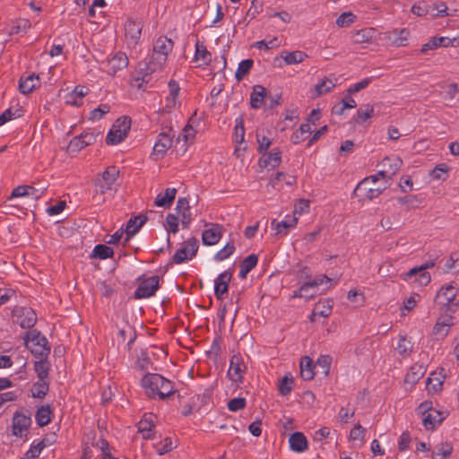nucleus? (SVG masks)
<instances>
[{
    "label": "nucleus",
    "mask_w": 459,
    "mask_h": 459,
    "mask_svg": "<svg viewBox=\"0 0 459 459\" xmlns=\"http://www.w3.org/2000/svg\"><path fill=\"white\" fill-rule=\"evenodd\" d=\"M131 127V119L127 117L118 118L109 130L106 142L108 144H117L127 135Z\"/></svg>",
    "instance_id": "nucleus-4"
},
{
    "label": "nucleus",
    "mask_w": 459,
    "mask_h": 459,
    "mask_svg": "<svg viewBox=\"0 0 459 459\" xmlns=\"http://www.w3.org/2000/svg\"><path fill=\"white\" fill-rule=\"evenodd\" d=\"M25 345L32 354L41 359L47 358L50 351L47 339L36 330L27 333Z\"/></svg>",
    "instance_id": "nucleus-3"
},
{
    "label": "nucleus",
    "mask_w": 459,
    "mask_h": 459,
    "mask_svg": "<svg viewBox=\"0 0 459 459\" xmlns=\"http://www.w3.org/2000/svg\"><path fill=\"white\" fill-rule=\"evenodd\" d=\"M223 226L221 224H212L210 229L205 230L202 234V241L205 246H213L217 244L222 236Z\"/></svg>",
    "instance_id": "nucleus-20"
},
{
    "label": "nucleus",
    "mask_w": 459,
    "mask_h": 459,
    "mask_svg": "<svg viewBox=\"0 0 459 459\" xmlns=\"http://www.w3.org/2000/svg\"><path fill=\"white\" fill-rule=\"evenodd\" d=\"M335 81L329 78L322 80L320 82L315 85L316 97H319L322 94L327 93L335 87Z\"/></svg>",
    "instance_id": "nucleus-38"
},
{
    "label": "nucleus",
    "mask_w": 459,
    "mask_h": 459,
    "mask_svg": "<svg viewBox=\"0 0 459 459\" xmlns=\"http://www.w3.org/2000/svg\"><path fill=\"white\" fill-rule=\"evenodd\" d=\"M372 37V29H362L355 32L353 41L357 44L365 43L370 41Z\"/></svg>",
    "instance_id": "nucleus-48"
},
{
    "label": "nucleus",
    "mask_w": 459,
    "mask_h": 459,
    "mask_svg": "<svg viewBox=\"0 0 459 459\" xmlns=\"http://www.w3.org/2000/svg\"><path fill=\"white\" fill-rule=\"evenodd\" d=\"M40 80L39 75L32 73L27 76H22L19 81V90L23 94H29L39 87Z\"/></svg>",
    "instance_id": "nucleus-23"
},
{
    "label": "nucleus",
    "mask_w": 459,
    "mask_h": 459,
    "mask_svg": "<svg viewBox=\"0 0 459 459\" xmlns=\"http://www.w3.org/2000/svg\"><path fill=\"white\" fill-rule=\"evenodd\" d=\"M235 252V246L232 242L227 243L225 247L216 253L214 259L223 261L230 257Z\"/></svg>",
    "instance_id": "nucleus-50"
},
{
    "label": "nucleus",
    "mask_w": 459,
    "mask_h": 459,
    "mask_svg": "<svg viewBox=\"0 0 459 459\" xmlns=\"http://www.w3.org/2000/svg\"><path fill=\"white\" fill-rule=\"evenodd\" d=\"M16 291L12 289H0V306L7 303L9 300L16 299Z\"/></svg>",
    "instance_id": "nucleus-58"
},
{
    "label": "nucleus",
    "mask_w": 459,
    "mask_h": 459,
    "mask_svg": "<svg viewBox=\"0 0 459 459\" xmlns=\"http://www.w3.org/2000/svg\"><path fill=\"white\" fill-rule=\"evenodd\" d=\"M114 251L110 247L106 245H97L91 254V257H98L100 259H107L112 257Z\"/></svg>",
    "instance_id": "nucleus-42"
},
{
    "label": "nucleus",
    "mask_w": 459,
    "mask_h": 459,
    "mask_svg": "<svg viewBox=\"0 0 459 459\" xmlns=\"http://www.w3.org/2000/svg\"><path fill=\"white\" fill-rule=\"evenodd\" d=\"M298 223V218L296 216H287L285 220L277 221L273 220L271 226L275 230L277 235H286L290 229L296 227Z\"/></svg>",
    "instance_id": "nucleus-25"
},
{
    "label": "nucleus",
    "mask_w": 459,
    "mask_h": 459,
    "mask_svg": "<svg viewBox=\"0 0 459 459\" xmlns=\"http://www.w3.org/2000/svg\"><path fill=\"white\" fill-rule=\"evenodd\" d=\"M311 133V126L308 123L300 125L299 128L291 135V141L294 144L300 143L307 138Z\"/></svg>",
    "instance_id": "nucleus-36"
},
{
    "label": "nucleus",
    "mask_w": 459,
    "mask_h": 459,
    "mask_svg": "<svg viewBox=\"0 0 459 459\" xmlns=\"http://www.w3.org/2000/svg\"><path fill=\"white\" fill-rule=\"evenodd\" d=\"M294 379L290 374H286L278 385L279 393L281 395L289 394L293 387Z\"/></svg>",
    "instance_id": "nucleus-44"
},
{
    "label": "nucleus",
    "mask_w": 459,
    "mask_h": 459,
    "mask_svg": "<svg viewBox=\"0 0 459 459\" xmlns=\"http://www.w3.org/2000/svg\"><path fill=\"white\" fill-rule=\"evenodd\" d=\"M446 378L445 369L440 368L430 374L426 381V389L429 394H437L442 390L443 383Z\"/></svg>",
    "instance_id": "nucleus-15"
},
{
    "label": "nucleus",
    "mask_w": 459,
    "mask_h": 459,
    "mask_svg": "<svg viewBox=\"0 0 459 459\" xmlns=\"http://www.w3.org/2000/svg\"><path fill=\"white\" fill-rule=\"evenodd\" d=\"M388 181L378 185H372L368 179L361 180L354 190V195L368 200L377 198L387 187Z\"/></svg>",
    "instance_id": "nucleus-5"
},
{
    "label": "nucleus",
    "mask_w": 459,
    "mask_h": 459,
    "mask_svg": "<svg viewBox=\"0 0 459 459\" xmlns=\"http://www.w3.org/2000/svg\"><path fill=\"white\" fill-rule=\"evenodd\" d=\"M160 277L139 278V285L134 291L135 299H147L155 294L159 289Z\"/></svg>",
    "instance_id": "nucleus-7"
},
{
    "label": "nucleus",
    "mask_w": 459,
    "mask_h": 459,
    "mask_svg": "<svg viewBox=\"0 0 459 459\" xmlns=\"http://www.w3.org/2000/svg\"><path fill=\"white\" fill-rule=\"evenodd\" d=\"M45 446L44 442H39L37 445L31 446L26 453L24 457L26 459H35L39 456L43 447Z\"/></svg>",
    "instance_id": "nucleus-56"
},
{
    "label": "nucleus",
    "mask_w": 459,
    "mask_h": 459,
    "mask_svg": "<svg viewBox=\"0 0 459 459\" xmlns=\"http://www.w3.org/2000/svg\"><path fill=\"white\" fill-rule=\"evenodd\" d=\"M30 189H31V186H26V185L18 186L17 187H15L13 190L9 199L28 196L29 195L28 191H30Z\"/></svg>",
    "instance_id": "nucleus-62"
},
{
    "label": "nucleus",
    "mask_w": 459,
    "mask_h": 459,
    "mask_svg": "<svg viewBox=\"0 0 459 459\" xmlns=\"http://www.w3.org/2000/svg\"><path fill=\"white\" fill-rule=\"evenodd\" d=\"M169 95L166 97V100H165V106L163 108L164 111L169 113L171 112L173 109H175L177 107L179 106V101H178V94H179V91H180V87L178 85V83L174 81V80H171L169 82Z\"/></svg>",
    "instance_id": "nucleus-16"
},
{
    "label": "nucleus",
    "mask_w": 459,
    "mask_h": 459,
    "mask_svg": "<svg viewBox=\"0 0 459 459\" xmlns=\"http://www.w3.org/2000/svg\"><path fill=\"white\" fill-rule=\"evenodd\" d=\"M256 138L258 143V151L260 152H265L271 145V141L265 135L261 134L259 132L256 133Z\"/></svg>",
    "instance_id": "nucleus-64"
},
{
    "label": "nucleus",
    "mask_w": 459,
    "mask_h": 459,
    "mask_svg": "<svg viewBox=\"0 0 459 459\" xmlns=\"http://www.w3.org/2000/svg\"><path fill=\"white\" fill-rule=\"evenodd\" d=\"M13 322L23 329H29L35 325L37 316L34 310L26 307H15L12 312Z\"/></svg>",
    "instance_id": "nucleus-6"
},
{
    "label": "nucleus",
    "mask_w": 459,
    "mask_h": 459,
    "mask_svg": "<svg viewBox=\"0 0 459 459\" xmlns=\"http://www.w3.org/2000/svg\"><path fill=\"white\" fill-rule=\"evenodd\" d=\"M174 42L167 37H159L153 44L152 59L149 69L154 72L166 63L168 55L171 52Z\"/></svg>",
    "instance_id": "nucleus-2"
},
{
    "label": "nucleus",
    "mask_w": 459,
    "mask_h": 459,
    "mask_svg": "<svg viewBox=\"0 0 459 459\" xmlns=\"http://www.w3.org/2000/svg\"><path fill=\"white\" fill-rule=\"evenodd\" d=\"M146 221L147 216L144 214H140L138 216L131 218L126 223V233L127 237L126 238V241H128L132 236L138 232L140 228L146 222Z\"/></svg>",
    "instance_id": "nucleus-29"
},
{
    "label": "nucleus",
    "mask_w": 459,
    "mask_h": 459,
    "mask_svg": "<svg viewBox=\"0 0 459 459\" xmlns=\"http://www.w3.org/2000/svg\"><path fill=\"white\" fill-rule=\"evenodd\" d=\"M412 346L409 340L405 337H400L396 350L402 355L409 354L411 351Z\"/></svg>",
    "instance_id": "nucleus-54"
},
{
    "label": "nucleus",
    "mask_w": 459,
    "mask_h": 459,
    "mask_svg": "<svg viewBox=\"0 0 459 459\" xmlns=\"http://www.w3.org/2000/svg\"><path fill=\"white\" fill-rule=\"evenodd\" d=\"M84 147H86V145L84 144V142L82 141V137L77 136L70 141L68 145V151L70 152H78Z\"/></svg>",
    "instance_id": "nucleus-61"
},
{
    "label": "nucleus",
    "mask_w": 459,
    "mask_h": 459,
    "mask_svg": "<svg viewBox=\"0 0 459 459\" xmlns=\"http://www.w3.org/2000/svg\"><path fill=\"white\" fill-rule=\"evenodd\" d=\"M366 429L360 424H356L350 432V437L352 440L362 441L365 437Z\"/></svg>",
    "instance_id": "nucleus-60"
},
{
    "label": "nucleus",
    "mask_w": 459,
    "mask_h": 459,
    "mask_svg": "<svg viewBox=\"0 0 459 459\" xmlns=\"http://www.w3.org/2000/svg\"><path fill=\"white\" fill-rule=\"evenodd\" d=\"M459 45V38L450 39L448 37H434L424 44L420 49L422 54H428L429 50H434L439 47H456Z\"/></svg>",
    "instance_id": "nucleus-13"
},
{
    "label": "nucleus",
    "mask_w": 459,
    "mask_h": 459,
    "mask_svg": "<svg viewBox=\"0 0 459 459\" xmlns=\"http://www.w3.org/2000/svg\"><path fill=\"white\" fill-rule=\"evenodd\" d=\"M355 20V15L351 13H343L336 20V24L339 27H347L351 24Z\"/></svg>",
    "instance_id": "nucleus-57"
},
{
    "label": "nucleus",
    "mask_w": 459,
    "mask_h": 459,
    "mask_svg": "<svg viewBox=\"0 0 459 459\" xmlns=\"http://www.w3.org/2000/svg\"><path fill=\"white\" fill-rule=\"evenodd\" d=\"M195 59L196 61H203V64L207 65L212 60V54L206 49V47L202 43L197 41L195 44Z\"/></svg>",
    "instance_id": "nucleus-37"
},
{
    "label": "nucleus",
    "mask_w": 459,
    "mask_h": 459,
    "mask_svg": "<svg viewBox=\"0 0 459 459\" xmlns=\"http://www.w3.org/2000/svg\"><path fill=\"white\" fill-rule=\"evenodd\" d=\"M141 384L146 395L152 399L165 400L175 393L172 382L159 374H146Z\"/></svg>",
    "instance_id": "nucleus-1"
},
{
    "label": "nucleus",
    "mask_w": 459,
    "mask_h": 459,
    "mask_svg": "<svg viewBox=\"0 0 459 459\" xmlns=\"http://www.w3.org/2000/svg\"><path fill=\"white\" fill-rule=\"evenodd\" d=\"M374 108L372 105L367 104L364 108H360L357 111V115L354 117V121L358 124L365 122L367 119L373 116Z\"/></svg>",
    "instance_id": "nucleus-45"
},
{
    "label": "nucleus",
    "mask_w": 459,
    "mask_h": 459,
    "mask_svg": "<svg viewBox=\"0 0 459 459\" xmlns=\"http://www.w3.org/2000/svg\"><path fill=\"white\" fill-rule=\"evenodd\" d=\"M246 407V399L242 397L233 398L228 403V409L230 411H238Z\"/></svg>",
    "instance_id": "nucleus-55"
},
{
    "label": "nucleus",
    "mask_w": 459,
    "mask_h": 459,
    "mask_svg": "<svg viewBox=\"0 0 459 459\" xmlns=\"http://www.w3.org/2000/svg\"><path fill=\"white\" fill-rule=\"evenodd\" d=\"M143 24L140 21L128 19L125 24V35L129 46H135L141 37Z\"/></svg>",
    "instance_id": "nucleus-12"
},
{
    "label": "nucleus",
    "mask_w": 459,
    "mask_h": 459,
    "mask_svg": "<svg viewBox=\"0 0 459 459\" xmlns=\"http://www.w3.org/2000/svg\"><path fill=\"white\" fill-rule=\"evenodd\" d=\"M332 300H324L318 302L313 310V316L327 317L332 312Z\"/></svg>",
    "instance_id": "nucleus-40"
},
{
    "label": "nucleus",
    "mask_w": 459,
    "mask_h": 459,
    "mask_svg": "<svg viewBox=\"0 0 459 459\" xmlns=\"http://www.w3.org/2000/svg\"><path fill=\"white\" fill-rule=\"evenodd\" d=\"M152 415H150L149 417H144L142 420L138 423V431L143 433V437H149L150 432L152 431L153 428L152 423Z\"/></svg>",
    "instance_id": "nucleus-49"
},
{
    "label": "nucleus",
    "mask_w": 459,
    "mask_h": 459,
    "mask_svg": "<svg viewBox=\"0 0 459 459\" xmlns=\"http://www.w3.org/2000/svg\"><path fill=\"white\" fill-rule=\"evenodd\" d=\"M48 390V384L47 381H38L34 385L33 396L38 398H42L46 395Z\"/></svg>",
    "instance_id": "nucleus-53"
},
{
    "label": "nucleus",
    "mask_w": 459,
    "mask_h": 459,
    "mask_svg": "<svg viewBox=\"0 0 459 459\" xmlns=\"http://www.w3.org/2000/svg\"><path fill=\"white\" fill-rule=\"evenodd\" d=\"M176 211L180 217L184 229H187L192 221L189 202L186 198H179L177 202Z\"/></svg>",
    "instance_id": "nucleus-21"
},
{
    "label": "nucleus",
    "mask_w": 459,
    "mask_h": 459,
    "mask_svg": "<svg viewBox=\"0 0 459 459\" xmlns=\"http://www.w3.org/2000/svg\"><path fill=\"white\" fill-rule=\"evenodd\" d=\"M164 227L168 232H171L173 234L178 231V216L169 213L166 217V222Z\"/></svg>",
    "instance_id": "nucleus-51"
},
{
    "label": "nucleus",
    "mask_w": 459,
    "mask_h": 459,
    "mask_svg": "<svg viewBox=\"0 0 459 459\" xmlns=\"http://www.w3.org/2000/svg\"><path fill=\"white\" fill-rule=\"evenodd\" d=\"M313 361L310 358L305 357L300 361V376L304 380L314 378Z\"/></svg>",
    "instance_id": "nucleus-35"
},
{
    "label": "nucleus",
    "mask_w": 459,
    "mask_h": 459,
    "mask_svg": "<svg viewBox=\"0 0 459 459\" xmlns=\"http://www.w3.org/2000/svg\"><path fill=\"white\" fill-rule=\"evenodd\" d=\"M199 247V242L195 238H189L185 247L177 250L172 257L174 264H181L186 260L192 259L197 253Z\"/></svg>",
    "instance_id": "nucleus-9"
},
{
    "label": "nucleus",
    "mask_w": 459,
    "mask_h": 459,
    "mask_svg": "<svg viewBox=\"0 0 459 459\" xmlns=\"http://www.w3.org/2000/svg\"><path fill=\"white\" fill-rule=\"evenodd\" d=\"M119 170L116 167H108L102 174V178L98 180L97 185L101 194L113 188V185L117 179Z\"/></svg>",
    "instance_id": "nucleus-14"
},
{
    "label": "nucleus",
    "mask_w": 459,
    "mask_h": 459,
    "mask_svg": "<svg viewBox=\"0 0 459 459\" xmlns=\"http://www.w3.org/2000/svg\"><path fill=\"white\" fill-rule=\"evenodd\" d=\"M403 164L400 158L396 156L385 157L381 162L382 169L379 170L382 179L389 181L394 175L399 170Z\"/></svg>",
    "instance_id": "nucleus-11"
},
{
    "label": "nucleus",
    "mask_w": 459,
    "mask_h": 459,
    "mask_svg": "<svg viewBox=\"0 0 459 459\" xmlns=\"http://www.w3.org/2000/svg\"><path fill=\"white\" fill-rule=\"evenodd\" d=\"M253 64L254 62L252 59H245L239 63L238 70L235 74L237 81H241L244 78V76H246L249 73L250 69L253 66Z\"/></svg>",
    "instance_id": "nucleus-46"
},
{
    "label": "nucleus",
    "mask_w": 459,
    "mask_h": 459,
    "mask_svg": "<svg viewBox=\"0 0 459 459\" xmlns=\"http://www.w3.org/2000/svg\"><path fill=\"white\" fill-rule=\"evenodd\" d=\"M34 368L39 378V381H47L49 369L48 362L40 358L39 361L35 362Z\"/></svg>",
    "instance_id": "nucleus-43"
},
{
    "label": "nucleus",
    "mask_w": 459,
    "mask_h": 459,
    "mask_svg": "<svg viewBox=\"0 0 459 459\" xmlns=\"http://www.w3.org/2000/svg\"><path fill=\"white\" fill-rule=\"evenodd\" d=\"M232 278L230 271H225L218 275L214 281V293L218 299H223L224 294L229 290V283Z\"/></svg>",
    "instance_id": "nucleus-17"
},
{
    "label": "nucleus",
    "mask_w": 459,
    "mask_h": 459,
    "mask_svg": "<svg viewBox=\"0 0 459 459\" xmlns=\"http://www.w3.org/2000/svg\"><path fill=\"white\" fill-rule=\"evenodd\" d=\"M247 365L240 355H233L230 359V365L228 370L229 377L235 383H242Z\"/></svg>",
    "instance_id": "nucleus-10"
},
{
    "label": "nucleus",
    "mask_w": 459,
    "mask_h": 459,
    "mask_svg": "<svg viewBox=\"0 0 459 459\" xmlns=\"http://www.w3.org/2000/svg\"><path fill=\"white\" fill-rule=\"evenodd\" d=\"M453 325V317L451 315H443L441 316L434 328H433V334L440 337H445L448 332L450 327Z\"/></svg>",
    "instance_id": "nucleus-27"
},
{
    "label": "nucleus",
    "mask_w": 459,
    "mask_h": 459,
    "mask_svg": "<svg viewBox=\"0 0 459 459\" xmlns=\"http://www.w3.org/2000/svg\"><path fill=\"white\" fill-rule=\"evenodd\" d=\"M30 422V417L22 412H16L13 418V434L16 437H22L23 432L27 430Z\"/></svg>",
    "instance_id": "nucleus-22"
},
{
    "label": "nucleus",
    "mask_w": 459,
    "mask_h": 459,
    "mask_svg": "<svg viewBox=\"0 0 459 459\" xmlns=\"http://www.w3.org/2000/svg\"><path fill=\"white\" fill-rule=\"evenodd\" d=\"M176 195V188H167L164 195L160 194L156 196L154 204L158 207H169L175 200Z\"/></svg>",
    "instance_id": "nucleus-32"
},
{
    "label": "nucleus",
    "mask_w": 459,
    "mask_h": 459,
    "mask_svg": "<svg viewBox=\"0 0 459 459\" xmlns=\"http://www.w3.org/2000/svg\"><path fill=\"white\" fill-rule=\"evenodd\" d=\"M174 132L172 131V129H169L168 132H161L159 134L158 140L154 144L153 152L155 154H160L163 156L166 153V152L171 147Z\"/></svg>",
    "instance_id": "nucleus-18"
},
{
    "label": "nucleus",
    "mask_w": 459,
    "mask_h": 459,
    "mask_svg": "<svg viewBox=\"0 0 459 459\" xmlns=\"http://www.w3.org/2000/svg\"><path fill=\"white\" fill-rule=\"evenodd\" d=\"M290 448L297 453L305 452L308 446L307 440L302 432H295L289 438Z\"/></svg>",
    "instance_id": "nucleus-28"
},
{
    "label": "nucleus",
    "mask_w": 459,
    "mask_h": 459,
    "mask_svg": "<svg viewBox=\"0 0 459 459\" xmlns=\"http://www.w3.org/2000/svg\"><path fill=\"white\" fill-rule=\"evenodd\" d=\"M416 277V281L420 285H427L430 281V275L428 272L425 271L424 267H414L411 269L407 273V278Z\"/></svg>",
    "instance_id": "nucleus-33"
},
{
    "label": "nucleus",
    "mask_w": 459,
    "mask_h": 459,
    "mask_svg": "<svg viewBox=\"0 0 459 459\" xmlns=\"http://www.w3.org/2000/svg\"><path fill=\"white\" fill-rule=\"evenodd\" d=\"M266 97L267 90L262 85H255L250 95L251 108L255 109L259 108Z\"/></svg>",
    "instance_id": "nucleus-30"
},
{
    "label": "nucleus",
    "mask_w": 459,
    "mask_h": 459,
    "mask_svg": "<svg viewBox=\"0 0 459 459\" xmlns=\"http://www.w3.org/2000/svg\"><path fill=\"white\" fill-rule=\"evenodd\" d=\"M332 280L327 277L325 274L319 275L316 277L313 281L305 282L300 288H299V296L304 297L307 299H310L314 298L316 295V291H313L312 294H303V291H307L311 289H316L318 286L322 285L324 282H330Z\"/></svg>",
    "instance_id": "nucleus-24"
},
{
    "label": "nucleus",
    "mask_w": 459,
    "mask_h": 459,
    "mask_svg": "<svg viewBox=\"0 0 459 459\" xmlns=\"http://www.w3.org/2000/svg\"><path fill=\"white\" fill-rule=\"evenodd\" d=\"M434 413L437 415L429 413L423 418V425L427 429H434L436 423H440L444 419L439 411H435Z\"/></svg>",
    "instance_id": "nucleus-47"
},
{
    "label": "nucleus",
    "mask_w": 459,
    "mask_h": 459,
    "mask_svg": "<svg viewBox=\"0 0 459 459\" xmlns=\"http://www.w3.org/2000/svg\"><path fill=\"white\" fill-rule=\"evenodd\" d=\"M258 263V256L255 254L247 255L240 264L239 277L245 279Z\"/></svg>",
    "instance_id": "nucleus-34"
},
{
    "label": "nucleus",
    "mask_w": 459,
    "mask_h": 459,
    "mask_svg": "<svg viewBox=\"0 0 459 459\" xmlns=\"http://www.w3.org/2000/svg\"><path fill=\"white\" fill-rule=\"evenodd\" d=\"M281 161V152L278 149H273L270 153L264 155L260 160L261 167H270L271 169H275L280 165Z\"/></svg>",
    "instance_id": "nucleus-31"
},
{
    "label": "nucleus",
    "mask_w": 459,
    "mask_h": 459,
    "mask_svg": "<svg viewBox=\"0 0 459 459\" xmlns=\"http://www.w3.org/2000/svg\"><path fill=\"white\" fill-rule=\"evenodd\" d=\"M245 136V128L243 125V118L238 117L236 119L235 126V141L238 143H242L244 142Z\"/></svg>",
    "instance_id": "nucleus-52"
},
{
    "label": "nucleus",
    "mask_w": 459,
    "mask_h": 459,
    "mask_svg": "<svg viewBox=\"0 0 459 459\" xmlns=\"http://www.w3.org/2000/svg\"><path fill=\"white\" fill-rule=\"evenodd\" d=\"M457 289L453 283H449L440 289L436 296V302L451 309L459 306V299L456 298Z\"/></svg>",
    "instance_id": "nucleus-8"
},
{
    "label": "nucleus",
    "mask_w": 459,
    "mask_h": 459,
    "mask_svg": "<svg viewBox=\"0 0 459 459\" xmlns=\"http://www.w3.org/2000/svg\"><path fill=\"white\" fill-rule=\"evenodd\" d=\"M307 57V55L299 50L287 53L283 56V60L286 65H295L303 62Z\"/></svg>",
    "instance_id": "nucleus-41"
},
{
    "label": "nucleus",
    "mask_w": 459,
    "mask_h": 459,
    "mask_svg": "<svg viewBox=\"0 0 459 459\" xmlns=\"http://www.w3.org/2000/svg\"><path fill=\"white\" fill-rule=\"evenodd\" d=\"M410 36L408 29L393 30L385 33V39L392 45L396 47H403L407 45V40Z\"/></svg>",
    "instance_id": "nucleus-19"
},
{
    "label": "nucleus",
    "mask_w": 459,
    "mask_h": 459,
    "mask_svg": "<svg viewBox=\"0 0 459 459\" xmlns=\"http://www.w3.org/2000/svg\"><path fill=\"white\" fill-rule=\"evenodd\" d=\"M128 65L127 56L123 52L117 53L108 63V71L115 74L117 71L126 68Z\"/></svg>",
    "instance_id": "nucleus-26"
},
{
    "label": "nucleus",
    "mask_w": 459,
    "mask_h": 459,
    "mask_svg": "<svg viewBox=\"0 0 459 459\" xmlns=\"http://www.w3.org/2000/svg\"><path fill=\"white\" fill-rule=\"evenodd\" d=\"M20 116L21 114L19 109H16L14 112L12 110V108L6 109L2 114H0V126L5 124L7 121Z\"/></svg>",
    "instance_id": "nucleus-63"
},
{
    "label": "nucleus",
    "mask_w": 459,
    "mask_h": 459,
    "mask_svg": "<svg viewBox=\"0 0 459 459\" xmlns=\"http://www.w3.org/2000/svg\"><path fill=\"white\" fill-rule=\"evenodd\" d=\"M51 420V410L49 406H42L38 409L36 421L40 427L48 425Z\"/></svg>",
    "instance_id": "nucleus-39"
},
{
    "label": "nucleus",
    "mask_w": 459,
    "mask_h": 459,
    "mask_svg": "<svg viewBox=\"0 0 459 459\" xmlns=\"http://www.w3.org/2000/svg\"><path fill=\"white\" fill-rule=\"evenodd\" d=\"M309 212V201L307 199H299L294 206L293 216L296 214H302Z\"/></svg>",
    "instance_id": "nucleus-59"
}]
</instances>
